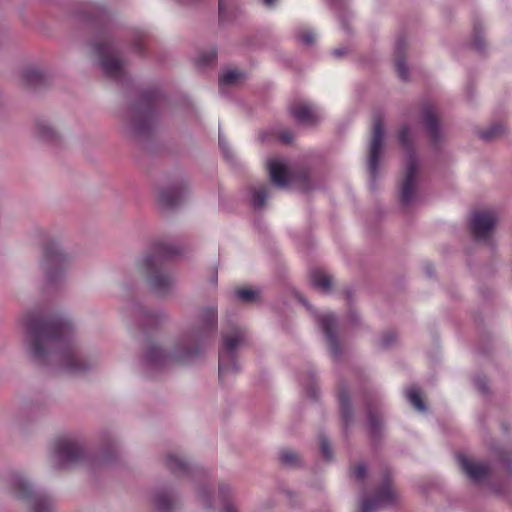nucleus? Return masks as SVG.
<instances>
[{
  "instance_id": "13",
  "label": "nucleus",
  "mask_w": 512,
  "mask_h": 512,
  "mask_svg": "<svg viewBox=\"0 0 512 512\" xmlns=\"http://www.w3.org/2000/svg\"><path fill=\"white\" fill-rule=\"evenodd\" d=\"M457 460L463 472L474 481H480L488 475L489 467L482 462L474 461L464 454L457 455Z\"/></svg>"
},
{
  "instance_id": "4",
  "label": "nucleus",
  "mask_w": 512,
  "mask_h": 512,
  "mask_svg": "<svg viewBox=\"0 0 512 512\" xmlns=\"http://www.w3.org/2000/svg\"><path fill=\"white\" fill-rule=\"evenodd\" d=\"M138 272L159 295L167 293L175 283L173 274L162 266V256L157 252L145 253L137 262Z\"/></svg>"
},
{
  "instance_id": "3",
  "label": "nucleus",
  "mask_w": 512,
  "mask_h": 512,
  "mask_svg": "<svg viewBox=\"0 0 512 512\" xmlns=\"http://www.w3.org/2000/svg\"><path fill=\"white\" fill-rule=\"evenodd\" d=\"M398 139L405 152V173L401 183L400 193L401 201L404 205L410 206L418 199V160L411 150L412 133L409 127H403L398 135Z\"/></svg>"
},
{
  "instance_id": "10",
  "label": "nucleus",
  "mask_w": 512,
  "mask_h": 512,
  "mask_svg": "<svg viewBox=\"0 0 512 512\" xmlns=\"http://www.w3.org/2000/svg\"><path fill=\"white\" fill-rule=\"evenodd\" d=\"M267 167L272 182L280 188L288 187L300 177L294 167L282 158H271Z\"/></svg>"
},
{
  "instance_id": "32",
  "label": "nucleus",
  "mask_w": 512,
  "mask_h": 512,
  "mask_svg": "<svg viewBox=\"0 0 512 512\" xmlns=\"http://www.w3.org/2000/svg\"><path fill=\"white\" fill-rule=\"evenodd\" d=\"M299 40L304 45H312L316 39V33L310 29H305L299 33Z\"/></svg>"
},
{
  "instance_id": "15",
  "label": "nucleus",
  "mask_w": 512,
  "mask_h": 512,
  "mask_svg": "<svg viewBox=\"0 0 512 512\" xmlns=\"http://www.w3.org/2000/svg\"><path fill=\"white\" fill-rule=\"evenodd\" d=\"M291 114L296 121L306 125L314 124L321 118L318 109L307 102H298L292 105Z\"/></svg>"
},
{
  "instance_id": "30",
  "label": "nucleus",
  "mask_w": 512,
  "mask_h": 512,
  "mask_svg": "<svg viewBox=\"0 0 512 512\" xmlns=\"http://www.w3.org/2000/svg\"><path fill=\"white\" fill-rule=\"evenodd\" d=\"M197 494H198L199 501L201 502V504L204 507L210 508L212 506L211 505L212 494H211V490L209 487H207L205 485L200 486L197 489Z\"/></svg>"
},
{
  "instance_id": "18",
  "label": "nucleus",
  "mask_w": 512,
  "mask_h": 512,
  "mask_svg": "<svg viewBox=\"0 0 512 512\" xmlns=\"http://www.w3.org/2000/svg\"><path fill=\"white\" fill-rule=\"evenodd\" d=\"M245 76L237 69H228L219 76V86L222 90L228 87L238 85L244 80Z\"/></svg>"
},
{
  "instance_id": "20",
  "label": "nucleus",
  "mask_w": 512,
  "mask_h": 512,
  "mask_svg": "<svg viewBox=\"0 0 512 512\" xmlns=\"http://www.w3.org/2000/svg\"><path fill=\"white\" fill-rule=\"evenodd\" d=\"M312 285L321 292H328L332 285V278L321 271H314L311 274Z\"/></svg>"
},
{
  "instance_id": "14",
  "label": "nucleus",
  "mask_w": 512,
  "mask_h": 512,
  "mask_svg": "<svg viewBox=\"0 0 512 512\" xmlns=\"http://www.w3.org/2000/svg\"><path fill=\"white\" fill-rule=\"evenodd\" d=\"M397 499V493L390 486H384L375 499H365L361 503V512H373L383 506L392 504Z\"/></svg>"
},
{
  "instance_id": "6",
  "label": "nucleus",
  "mask_w": 512,
  "mask_h": 512,
  "mask_svg": "<svg viewBox=\"0 0 512 512\" xmlns=\"http://www.w3.org/2000/svg\"><path fill=\"white\" fill-rule=\"evenodd\" d=\"M51 460L57 467L78 463L84 456L82 444L72 438L57 439L51 447Z\"/></svg>"
},
{
  "instance_id": "23",
  "label": "nucleus",
  "mask_w": 512,
  "mask_h": 512,
  "mask_svg": "<svg viewBox=\"0 0 512 512\" xmlns=\"http://www.w3.org/2000/svg\"><path fill=\"white\" fill-rule=\"evenodd\" d=\"M42 77L41 71L33 66L24 68L20 72V79L24 84L32 85L37 83Z\"/></svg>"
},
{
  "instance_id": "31",
  "label": "nucleus",
  "mask_w": 512,
  "mask_h": 512,
  "mask_svg": "<svg viewBox=\"0 0 512 512\" xmlns=\"http://www.w3.org/2000/svg\"><path fill=\"white\" fill-rule=\"evenodd\" d=\"M402 51H400V48H397L396 51V58H395V65L398 72V75L403 80H406L408 78V74L405 68L404 60L402 58Z\"/></svg>"
},
{
  "instance_id": "12",
  "label": "nucleus",
  "mask_w": 512,
  "mask_h": 512,
  "mask_svg": "<svg viewBox=\"0 0 512 512\" xmlns=\"http://www.w3.org/2000/svg\"><path fill=\"white\" fill-rule=\"evenodd\" d=\"M498 221L497 214L493 210H481L475 212L470 220V226L477 240H487L493 233Z\"/></svg>"
},
{
  "instance_id": "17",
  "label": "nucleus",
  "mask_w": 512,
  "mask_h": 512,
  "mask_svg": "<svg viewBox=\"0 0 512 512\" xmlns=\"http://www.w3.org/2000/svg\"><path fill=\"white\" fill-rule=\"evenodd\" d=\"M166 466L176 475L192 474L187 461L182 456L175 453L166 456Z\"/></svg>"
},
{
  "instance_id": "2",
  "label": "nucleus",
  "mask_w": 512,
  "mask_h": 512,
  "mask_svg": "<svg viewBox=\"0 0 512 512\" xmlns=\"http://www.w3.org/2000/svg\"><path fill=\"white\" fill-rule=\"evenodd\" d=\"M217 312L214 307L202 309L195 328L187 332L168 352L159 346H151L144 355L147 366L160 368L173 363H185L202 351L206 338L216 329Z\"/></svg>"
},
{
  "instance_id": "21",
  "label": "nucleus",
  "mask_w": 512,
  "mask_h": 512,
  "mask_svg": "<svg viewBox=\"0 0 512 512\" xmlns=\"http://www.w3.org/2000/svg\"><path fill=\"white\" fill-rule=\"evenodd\" d=\"M36 134L40 139L44 141H53L57 138L58 135L55 128L46 121L37 123Z\"/></svg>"
},
{
  "instance_id": "16",
  "label": "nucleus",
  "mask_w": 512,
  "mask_h": 512,
  "mask_svg": "<svg viewBox=\"0 0 512 512\" xmlns=\"http://www.w3.org/2000/svg\"><path fill=\"white\" fill-rule=\"evenodd\" d=\"M317 319H318V322H319L323 332L325 333V335L327 337V340L329 341V343L331 345V352L334 355H336L337 354V350L335 347L336 338H335L334 330L332 329V326L336 323V319H335L334 315L331 313H328V312H323L317 316Z\"/></svg>"
},
{
  "instance_id": "42",
  "label": "nucleus",
  "mask_w": 512,
  "mask_h": 512,
  "mask_svg": "<svg viewBox=\"0 0 512 512\" xmlns=\"http://www.w3.org/2000/svg\"><path fill=\"white\" fill-rule=\"evenodd\" d=\"M340 400H341L342 407H343V409H344V408H345V405H346V399H345V397H344V396H341V399H340Z\"/></svg>"
},
{
  "instance_id": "43",
  "label": "nucleus",
  "mask_w": 512,
  "mask_h": 512,
  "mask_svg": "<svg viewBox=\"0 0 512 512\" xmlns=\"http://www.w3.org/2000/svg\"><path fill=\"white\" fill-rule=\"evenodd\" d=\"M343 53H344V52H343V51H341V50H335V51H334V54H335L336 56H340V55H342Z\"/></svg>"
},
{
  "instance_id": "40",
  "label": "nucleus",
  "mask_w": 512,
  "mask_h": 512,
  "mask_svg": "<svg viewBox=\"0 0 512 512\" xmlns=\"http://www.w3.org/2000/svg\"><path fill=\"white\" fill-rule=\"evenodd\" d=\"M370 423L372 426H375V427L378 425L372 415H370Z\"/></svg>"
},
{
  "instance_id": "41",
  "label": "nucleus",
  "mask_w": 512,
  "mask_h": 512,
  "mask_svg": "<svg viewBox=\"0 0 512 512\" xmlns=\"http://www.w3.org/2000/svg\"><path fill=\"white\" fill-rule=\"evenodd\" d=\"M219 143L223 151H226V144L222 141V139H219Z\"/></svg>"
},
{
  "instance_id": "1",
  "label": "nucleus",
  "mask_w": 512,
  "mask_h": 512,
  "mask_svg": "<svg viewBox=\"0 0 512 512\" xmlns=\"http://www.w3.org/2000/svg\"><path fill=\"white\" fill-rule=\"evenodd\" d=\"M27 326L29 352L36 361H50L70 374H78L89 368L67 342L72 331L68 322L29 321Z\"/></svg>"
},
{
  "instance_id": "37",
  "label": "nucleus",
  "mask_w": 512,
  "mask_h": 512,
  "mask_svg": "<svg viewBox=\"0 0 512 512\" xmlns=\"http://www.w3.org/2000/svg\"><path fill=\"white\" fill-rule=\"evenodd\" d=\"M135 131L141 132L147 128V125L145 123H138L135 122L133 124Z\"/></svg>"
},
{
  "instance_id": "38",
  "label": "nucleus",
  "mask_w": 512,
  "mask_h": 512,
  "mask_svg": "<svg viewBox=\"0 0 512 512\" xmlns=\"http://www.w3.org/2000/svg\"><path fill=\"white\" fill-rule=\"evenodd\" d=\"M292 135L290 133H283L281 135V139L286 142V143H289L291 140H292Z\"/></svg>"
},
{
  "instance_id": "33",
  "label": "nucleus",
  "mask_w": 512,
  "mask_h": 512,
  "mask_svg": "<svg viewBox=\"0 0 512 512\" xmlns=\"http://www.w3.org/2000/svg\"><path fill=\"white\" fill-rule=\"evenodd\" d=\"M281 459L288 465H294L297 462V455L292 451H283L281 453Z\"/></svg>"
},
{
  "instance_id": "22",
  "label": "nucleus",
  "mask_w": 512,
  "mask_h": 512,
  "mask_svg": "<svg viewBox=\"0 0 512 512\" xmlns=\"http://www.w3.org/2000/svg\"><path fill=\"white\" fill-rule=\"evenodd\" d=\"M180 196L181 192L178 188L163 189L159 192L158 201L163 206H170L176 204Z\"/></svg>"
},
{
  "instance_id": "39",
  "label": "nucleus",
  "mask_w": 512,
  "mask_h": 512,
  "mask_svg": "<svg viewBox=\"0 0 512 512\" xmlns=\"http://www.w3.org/2000/svg\"><path fill=\"white\" fill-rule=\"evenodd\" d=\"M263 1H264V3H265L267 6L271 7V6L274 4V2H275L276 0H263Z\"/></svg>"
},
{
  "instance_id": "8",
  "label": "nucleus",
  "mask_w": 512,
  "mask_h": 512,
  "mask_svg": "<svg viewBox=\"0 0 512 512\" xmlns=\"http://www.w3.org/2000/svg\"><path fill=\"white\" fill-rule=\"evenodd\" d=\"M98 65L111 78H120L124 73L125 64L118 57L115 48L110 43H100L93 46Z\"/></svg>"
},
{
  "instance_id": "11",
  "label": "nucleus",
  "mask_w": 512,
  "mask_h": 512,
  "mask_svg": "<svg viewBox=\"0 0 512 512\" xmlns=\"http://www.w3.org/2000/svg\"><path fill=\"white\" fill-rule=\"evenodd\" d=\"M11 488L16 497L20 499H29L31 507L35 512H42L50 509V501L41 496H34L32 494L30 484L25 477L20 475L14 476L11 481Z\"/></svg>"
},
{
  "instance_id": "25",
  "label": "nucleus",
  "mask_w": 512,
  "mask_h": 512,
  "mask_svg": "<svg viewBox=\"0 0 512 512\" xmlns=\"http://www.w3.org/2000/svg\"><path fill=\"white\" fill-rule=\"evenodd\" d=\"M235 296L242 302L252 303L259 300V291L251 288H239L235 290Z\"/></svg>"
},
{
  "instance_id": "5",
  "label": "nucleus",
  "mask_w": 512,
  "mask_h": 512,
  "mask_svg": "<svg viewBox=\"0 0 512 512\" xmlns=\"http://www.w3.org/2000/svg\"><path fill=\"white\" fill-rule=\"evenodd\" d=\"M245 334L240 328H233L223 335V348L219 355V377L222 382L229 380L238 370L236 350L244 343Z\"/></svg>"
},
{
  "instance_id": "27",
  "label": "nucleus",
  "mask_w": 512,
  "mask_h": 512,
  "mask_svg": "<svg viewBox=\"0 0 512 512\" xmlns=\"http://www.w3.org/2000/svg\"><path fill=\"white\" fill-rule=\"evenodd\" d=\"M232 489L228 484L222 483L219 485L218 488V496L221 498V500L225 503V512H237L234 506H232L227 502V498L230 495Z\"/></svg>"
},
{
  "instance_id": "36",
  "label": "nucleus",
  "mask_w": 512,
  "mask_h": 512,
  "mask_svg": "<svg viewBox=\"0 0 512 512\" xmlns=\"http://www.w3.org/2000/svg\"><path fill=\"white\" fill-rule=\"evenodd\" d=\"M231 0H219V14L223 17L228 9Z\"/></svg>"
},
{
  "instance_id": "28",
  "label": "nucleus",
  "mask_w": 512,
  "mask_h": 512,
  "mask_svg": "<svg viewBox=\"0 0 512 512\" xmlns=\"http://www.w3.org/2000/svg\"><path fill=\"white\" fill-rule=\"evenodd\" d=\"M174 500L170 496L161 493L155 497V504L159 512H167L173 505Z\"/></svg>"
},
{
  "instance_id": "7",
  "label": "nucleus",
  "mask_w": 512,
  "mask_h": 512,
  "mask_svg": "<svg viewBox=\"0 0 512 512\" xmlns=\"http://www.w3.org/2000/svg\"><path fill=\"white\" fill-rule=\"evenodd\" d=\"M69 255L63 249L59 242H48L43 248V257L41 260V269L50 279H54L59 273L63 272L69 263Z\"/></svg>"
},
{
  "instance_id": "9",
  "label": "nucleus",
  "mask_w": 512,
  "mask_h": 512,
  "mask_svg": "<svg viewBox=\"0 0 512 512\" xmlns=\"http://www.w3.org/2000/svg\"><path fill=\"white\" fill-rule=\"evenodd\" d=\"M384 147V127L380 119L375 120L372 137L369 144L368 168L371 178L375 179L379 173Z\"/></svg>"
},
{
  "instance_id": "26",
  "label": "nucleus",
  "mask_w": 512,
  "mask_h": 512,
  "mask_svg": "<svg viewBox=\"0 0 512 512\" xmlns=\"http://www.w3.org/2000/svg\"><path fill=\"white\" fill-rule=\"evenodd\" d=\"M406 397L409 402L418 410L425 411V404L421 398L420 392L416 387H410L406 390Z\"/></svg>"
},
{
  "instance_id": "34",
  "label": "nucleus",
  "mask_w": 512,
  "mask_h": 512,
  "mask_svg": "<svg viewBox=\"0 0 512 512\" xmlns=\"http://www.w3.org/2000/svg\"><path fill=\"white\" fill-rule=\"evenodd\" d=\"M353 475L356 479L362 480L366 476V467L363 464H358L353 469Z\"/></svg>"
},
{
  "instance_id": "29",
  "label": "nucleus",
  "mask_w": 512,
  "mask_h": 512,
  "mask_svg": "<svg viewBox=\"0 0 512 512\" xmlns=\"http://www.w3.org/2000/svg\"><path fill=\"white\" fill-rule=\"evenodd\" d=\"M216 57V50L214 48H209L207 51H204L199 54L197 58V63L201 66L209 65L215 61Z\"/></svg>"
},
{
  "instance_id": "35",
  "label": "nucleus",
  "mask_w": 512,
  "mask_h": 512,
  "mask_svg": "<svg viewBox=\"0 0 512 512\" xmlns=\"http://www.w3.org/2000/svg\"><path fill=\"white\" fill-rule=\"evenodd\" d=\"M321 451L325 458H327V459L331 458V450H330L328 441L324 438L321 439Z\"/></svg>"
},
{
  "instance_id": "44",
  "label": "nucleus",
  "mask_w": 512,
  "mask_h": 512,
  "mask_svg": "<svg viewBox=\"0 0 512 512\" xmlns=\"http://www.w3.org/2000/svg\"><path fill=\"white\" fill-rule=\"evenodd\" d=\"M478 49H481V46L478 43H475Z\"/></svg>"
},
{
  "instance_id": "19",
  "label": "nucleus",
  "mask_w": 512,
  "mask_h": 512,
  "mask_svg": "<svg viewBox=\"0 0 512 512\" xmlns=\"http://www.w3.org/2000/svg\"><path fill=\"white\" fill-rule=\"evenodd\" d=\"M268 197V187L257 185L250 188V203L255 208H261Z\"/></svg>"
},
{
  "instance_id": "24",
  "label": "nucleus",
  "mask_w": 512,
  "mask_h": 512,
  "mask_svg": "<svg viewBox=\"0 0 512 512\" xmlns=\"http://www.w3.org/2000/svg\"><path fill=\"white\" fill-rule=\"evenodd\" d=\"M423 121L431 137L436 138L438 135L437 121L435 112L429 108L423 112Z\"/></svg>"
}]
</instances>
